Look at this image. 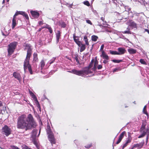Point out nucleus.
<instances>
[{"label": "nucleus", "instance_id": "obj_1", "mask_svg": "<svg viewBox=\"0 0 149 149\" xmlns=\"http://www.w3.org/2000/svg\"><path fill=\"white\" fill-rule=\"evenodd\" d=\"M36 125L33 117L31 114L27 117L23 115L19 116L17 120V127L19 128L27 130L34 128Z\"/></svg>", "mask_w": 149, "mask_h": 149}, {"label": "nucleus", "instance_id": "obj_2", "mask_svg": "<svg viewBox=\"0 0 149 149\" xmlns=\"http://www.w3.org/2000/svg\"><path fill=\"white\" fill-rule=\"evenodd\" d=\"M25 48L27 49V51L26 58L24 63V71L29 66H30L29 64V60L31 54V49L29 44L26 45Z\"/></svg>", "mask_w": 149, "mask_h": 149}, {"label": "nucleus", "instance_id": "obj_3", "mask_svg": "<svg viewBox=\"0 0 149 149\" xmlns=\"http://www.w3.org/2000/svg\"><path fill=\"white\" fill-rule=\"evenodd\" d=\"M68 72L72 73L76 75L85 77L86 75H87L91 72L88 70V68H85L83 70H77L76 69H73L71 70L68 71Z\"/></svg>", "mask_w": 149, "mask_h": 149}, {"label": "nucleus", "instance_id": "obj_4", "mask_svg": "<svg viewBox=\"0 0 149 149\" xmlns=\"http://www.w3.org/2000/svg\"><path fill=\"white\" fill-rule=\"evenodd\" d=\"M102 68V65H98V62L97 60L96 59H93L91 61V63L90 64L89 66L88 67H86V68H88V70L90 71L91 72L89 73L92 72L90 69L92 68V70L93 71H95L97 68L98 70L101 69Z\"/></svg>", "mask_w": 149, "mask_h": 149}, {"label": "nucleus", "instance_id": "obj_5", "mask_svg": "<svg viewBox=\"0 0 149 149\" xmlns=\"http://www.w3.org/2000/svg\"><path fill=\"white\" fill-rule=\"evenodd\" d=\"M46 131L47 134H48V137L49 141L52 145L53 144H54L56 143L54 137V135L51 131L49 125L47 123Z\"/></svg>", "mask_w": 149, "mask_h": 149}, {"label": "nucleus", "instance_id": "obj_6", "mask_svg": "<svg viewBox=\"0 0 149 149\" xmlns=\"http://www.w3.org/2000/svg\"><path fill=\"white\" fill-rule=\"evenodd\" d=\"M17 45V42H15L11 43L8 45V52L9 55H11L14 52Z\"/></svg>", "mask_w": 149, "mask_h": 149}, {"label": "nucleus", "instance_id": "obj_7", "mask_svg": "<svg viewBox=\"0 0 149 149\" xmlns=\"http://www.w3.org/2000/svg\"><path fill=\"white\" fill-rule=\"evenodd\" d=\"M3 134H5L6 136H8L11 133L10 129L7 125H5L3 127L2 129Z\"/></svg>", "mask_w": 149, "mask_h": 149}, {"label": "nucleus", "instance_id": "obj_8", "mask_svg": "<svg viewBox=\"0 0 149 149\" xmlns=\"http://www.w3.org/2000/svg\"><path fill=\"white\" fill-rule=\"evenodd\" d=\"M20 14L24 16L25 17L26 19H28L29 17L28 15L26 14L25 12L22 11H17L14 15V17H16L18 15Z\"/></svg>", "mask_w": 149, "mask_h": 149}, {"label": "nucleus", "instance_id": "obj_9", "mask_svg": "<svg viewBox=\"0 0 149 149\" xmlns=\"http://www.w3.org/2000/svg\"><path fill=\"white\" fill-rule=\"evenodd\" d=\"M13 76L15 78L17 79L19 82L21 81L22 77L20 73H19L15 72H14Z\"/></svg>", "mask_w": 149, "mask_h": 149}, {"label": "nucleus", "instance_id": "obj_10", "mask_svg": "<svg viewBox=\"0 0 149 149\" xmlns=\"http://www.w3.org/2000/svg\"><path fill=\"white\" fill-rule=\"evenodd\" d=\"M144 144V141L141 142L139 143H137L134 145L132 147V149H133L134 148H141L143 146Z\"/></svg>", "mask_w": 149, "mask_h": 149}, {"label": "nucleus", "instance_id": "obj_11", "mask_svg": "<svg viewBox=\"0 0 149 149\" xmlns=\"http://www.w3.org/2000/svg\"><path fill=\"white\" fill-rule=\"evenodd\" d=\"M30 94L33 96V98L34 100L36 102V103L37 105V107H38V108L39 109V110L40 111H41V109L40 106V104L39 103L38 101L37 100V99L36 97V96L34 95V94L31 93H30Z\"/></svg>", "mask_w": 149, "mask_h": 149}, {"label": "nucleus", "instance_id": "obj_12", "mask_svg": "<svg viewBox=\"0 0 149 149\" xmlns=\"http://www.w3.org/2000/svg\"><path fill=\"white\" fill-rule=\"evenodd\" d=\"M30 94L33 96V98L34 100L36 102V103L37 105V107H38V108L39 109V110L40 111H41V109L40 106V104L39 103L38 101L37 100V99L36 97V96L34 95V94L31 93H30Z\"/></svg>", "mask_w": 149, "mask_h": 149}, {"label": "nucleus", "instance_id": "obj_13", "mask_svg": "<svg viewBox=\"0 0 149 149\" xmlns=\"http://www.w3.org/2000/svg\"><path fill=\"white\" fill-rule=\"evenodd\" d=\"M125 133L126 132L125 131H123L122 132L119 136L118 139L116 142V144H118L120 142L122 139L124 137V135Z\"/></svg>", "mask_w": 149, "mask_h": 149}, {"label": "nucleus", "instance_id": "obj_14", "mask_svg": "<svg viewBox=\"0 0 149 149\" xmlns=\"http://www.w3.org/2000/svg\"><path fill=\"white\" fill-rule=\"evenodd\" d=\"M127 24L129 26L132 27L136 28V24L134 21H129L127 22Z\"/></svg>", "mask_w": 149, "mask_h": 149}, {"label": "nucleus", "instance_id": "obj_15", "mask_svg": "<svg viewBox=\"0 0 149 149\" xmlns=\"http://www.w3.org/2000/svg\"><path fill=\"white\" fill-rule=\"evenodd\" d=\"M31 13L32 16L34 18H37L39 16V14L37 12L31 11Z\"/></svg>", "mask_w": 149, "mask_h": 149}, {"label": "nucleus", "instance_id": "obj_16", "mask_svg": "<svg viewBox=\"0 0 149 149\" xmlns=\"http://www.w3.org/2000/svg\"><path fill=\"white\" fill-rule=\"evenodd\" d=\"M118 50L119 52H118V55L123 54L125 53V50L124 48L119 47L118 48Z\"/></svg>", "mask_w": 149, "mask_h": 149}, {"label": "nucleus", "instance_id": "obj_17", "mask_svg": "<svg viewBox=\"0 0 149 149\" xmlns=\"http://www.w3.org/2000/svg\"><path fill=\"white\" fill-rule=\"evenodd\" d=\"M77 38L76 36H73V38L75 42L77 44L78 46H80L81 42L78 40V38L77 39Z\"/></svg>", "mask_w": 149, "mask_h": 149}, {"label": "nucleus", "instance_id": "obj_18", "mask_svg": "<svg viewBox=\"0 0 149 149\" xmlns=\"http://www.w3.org/2000/svg\"><path fill=\"white\" fill-rule=\"evenodd\" d=\"M56 42L58 43L59 41L60 36H61V32L59 31H57V33L56 34Z\"/></svg>", "mask_w": 149, "mask_h": 149}, {"label": "nucleus", "instance_id": "obj_19", "mask_svg": "<svg viewBox=\"0 0 149 149\" xmlns=\"http://www.w3.org/2000/svg\"><path fill=\"white\" fill-rule=\"evenodd\" d=\"M141 131L142 132V133L139 136L138 138H142L145 136L148 132V130H143V131Z\"/></svg>", "mask_w": 149, "mask_h": 149}, {"label": "nucleus", "instance_id": "obj_20", "mask_svg": "<svg viewBox=\"0 0 149 149\" xmlns=\"http://www.w3.org/2000/svg\"><path fill=\"white\" fill-rule=\"evenodd\" d=\"M17 23L15 19V17H14L13 16V18L12 20V28L13 29L16 25Z\"/></svg>", "mask_w": 149, "mask_h": 149}, {"label": "nucleus", "instance_id": "obj_21", "mask_svg": "<svg viewBox=\"0 0 149 149\" xmlns=\"http://www.w3.org/2000/svg\"><path fill=\"white\" fill-rule=\"evenodd\" d=\"M127 51L130 54H134L136 52V50L132 48L128 49Z\"/></svg>", "mask_w": 149, "mask_h": 149}, {"label": "nucleus", "instance_id": "obj_22", "mask_svg": "<svg viewBox=\"0 0 149 149\" xmlns=\"http://www.w3.org/2000/svg\"><path fill=\"white\" fill-rule=\"evenodd\" d=\"M37 130H33L32 132L31 137L33 139H34L37 134Z\"/></svg>", "mask_w": 149, "mask_h": 149}, {"label": "nucleus", "instance_id": "obj_23", "mask_svg": "<svg viewBox=\"0 0 149 149\" xmlns=\"http://www.w3.org/2000/svg\"><path fill=\"white\" fill-rule=\"evenodd\" d=\"M80 47V52H82L84 51L86 49L85 45L81 43L80 46H79Z\"/></svg>", "mask_w": 149, "mask_h": 149}, {"label": "nucleus", "instance_id": "obj_24", "mask_svg": "<svg viewBox=\"0 0 149 149\" xmlns=\"http://www.w3.org/2000/svg\"><path fill=\"white\" fill-rule=\"evenodd\" d=\"M131 139L130 138H128L127 140L126 143L124 144L123 146V149L127 145L128 143H130L131 141Z\"/></svg>", "mask_w": 149, "mask_h": 149}, {"label": "nucleus", "instance_id": "obj_25", "mask_svg": "<svg viewBox=\"0 0 149 149\" xmlns=\"http://www.w3.org/2000/svg\"><path fill=\"white\" fill-rule=\"evenodd\" d=\"M59 24L60 26L63 28L65 27L66 26V24L63 22L60 21L59 22Z\"/></svg>", "mask_w": 149, "mask_h": 149}, {"label": "nucleus", "instance_id": "obj_26", "mask_svg": "<svg viewBox=\"0 0 149 149\" xmlns=\"http://www.w3.org/2000/svg\"><path fill=\"white\" fill-rule=\"evenodd\" d=\"M97 38V37L95 35L92 36L91 37V39L92 41H96Z\"/></svg>", "mask_w": 149, "mask_h": 149}, {"label": "nucleus", "instance_id": "obj_27", "mask_svg": "<svg viewBox=\"0 0 149 149\" xmlns=\"http://www.w3.org/2000/svg\"><path fill=\"white\" fill-rule=\"evenodd\" d=\"M103 59H105L107 60L109 59L108 56L103 51Z\"/></svg>", "mask_w": 149, "mask_h": 149}, {"label": "nucleus", "instance_id": "obj_28", "mask_svg": "<svg viewBox=\"0 0 149 149\" xmlns=\"http://www.w3.org/2000/svg\"><path fill=\"white\" fill-rule=\"evenodd\" d=\"M84 40L85 42V43L86 45H88L89 43L88 42V39L87 38V37L86 36H85L84 37Z\"/></svg>", "mask_w": 149, "mask_h": 149}, {"label": "nucleus", "instance_id": "obj_29", "mask_svg": "<svg viewBox=\"0 0 149 149\" xmlns=\"http://www.w3.org/2000/svg\"><path fill=\"white\" fill-rule=\"evenodd\" d=\"M37 60V54L36 53H34L33 54V61H36Z\"/></svg>", "mask_w": 149, "mask_h": 149}, {"label": "nucleus", "instance_id": "obj_30", "mask_svg": "<svg viewBox=\"0 0 149 149\" xmlns=\"http://www.w3.org/2000/svg\"><path fill=\"white\" fill-rule=\"evenodd\" d=\"M145 125L146 124L145 123L143 124L141 128V131H143V130H148V129H145Z\"/></svg>", "mask_w": 149, "mask_h": 149}, {"label": "nucleus", "instance_id": "obj_31", "mask_svg": "<svg viewBox=\"0 0 149 149\" xmlns=\"http://www.w3.org/2000/svg\"><path fill=\"white\" fill-rule=\"evenodd\" d=\"M110 53L113 55H118V52L116 51H110Z\"/></svg>", "mask_w": 149, "mask_h": 149}, {"label": "nucleus", "instance_id": "obj_32", "mask_svg": "<svg viewBox=\"0 0 149 149\" xmlns=\"http://www.w3.org/2000/svg\"><path fill=\"white\" fill-rule=\"evenodd\" d=\"M40 65L41 68L42 69L45 65V63L43 60L42 61L40 62Z\"/></svg>", "mask_w": 149, "mask_h": 149}, {"label": "nucleus", "instance_id": "obj_33", "mask_svg": "<svg viewBox=\"0 0 149 149\" xmlns=\"http://www.w3.org/2000/svg\"><path fill=\"white\" fill-rule=\"evenodd\" d=\"M112 61L115 63H119L122 61L121 60H117L115 59H113L112 60Z\"/></svg>", "mask_w": 149, "mask_h": 149}, {"label": "nucleus", "instance_id": "obj_34", "mask_svg": "<svg viewBox=\"0 0 149 149\" xmlns=\"http://www.w3.org/2000/svg\"><path fill=\"white\" fill-rule=\"evenodd\" d=\"M146 106H145L144 107L143 109V112L144 113H145L146 115H148V113L146 110Z\"/></svg>", "mask_w": 149, "mask_h": 149}, {"label": "nucleus", "instance_id": "obj_35", "mask_svg": "<svg viewBox=\"0 0 149 149\" xmlns=\"http://www.w3.org/2000/svg\"><path fill=\"white\" fill-rule=\"evenodd\" d=\"M140 62L142 64L145 65L146 64V62L143 59H141L140 60Z\"/></svg>", "mask_w": 149, "mask_h": 149}, {"label": "nucleus", "instance_id": "obj_36", "mask_svg": "<svg viewBox=\"0 0 149 149\" xmlns=\"http://www.w3.org/2000/svg\"><path fill=\"white\" fill-rule=\"evenodd\" d=\"M125 8L126 11H127L129 12L130 10V8L128 6H125Z\"/></svg>", "mask_w": 149, "mask_h": 149}, {"label": "nucleus", "instance_id": "obj_37", "mask_svg": "<svg viewBox=\"0 0 149 149\" xmlns=\"http://www.w3.org/2000/svg\"><path fill=\"white\" fill-rule=\"evenodd\" d=\"M84 3L85 5H86L88 6H89L90 5V4L88 1H85L84 2Z\"/></svg>", "mask_w": 149, "mask_h": 149}, {"label": "nucleus", "instance_id": "obj_38", "mask_svg": "<svg viewBox=\"0 0 149 149\" xmlns=\"http://www.w3.org/2000/svg\"><path fill=\"white\" fill-rule=\"evenodd\" d=\"M28 69L29 70V72L31 74H32L33 72L32 71V70L31 69V66H29V67H28Z\"/></svg>", "mask_w": 149, "mask_h": 149}, {"label": "nucleus", "instance_id": "obj_39", "mask_svg": "<svg viewBox=\"0 0 149 149\" xmlns=\"http://www.w3.org/2000/svg\"><path fill=\"white\" fill-rule=\"evenodd\" d=\"M123 33H127L130 34H131V32L129 30L125 31L123 32Z\"/></svg>", "mask_w": 149, "mask_h": 149}, {"label": "nucleus", "instance_id": "obj_40", "mask_svg": "<svg viewBox=\"0 0 149 149\" xmlns=\"http://www.w3.org/2000/svg\"><path fill=\"white\" fill-rule=\"evenodd\" d=\"M47 29H48L49 31V32L51 33H52V28L51 27H47Z\"/></svg>", "mask_w": 149, "mask_h": 149}, {"label": "nucleus", "instance_id": "obj_41", "mask_svg": "<svg viewBox=\"0 0 149 149\" xmlns=\"http://www.w3.org/2000/svg\"><path fill=\"white\" fill-rule=\"evenodd\" d=\"M105 25V24H104V21L103 20V31H104V30H105V29L106 28V27L107 26H106V25ZM107 29H105V30L107 31Z\"/></svg>", "mask_w": 149, "mask_h": 149}, {"label": "nucleus", "instance_id": "obj_42", "mask_svg": "<svg viewBox=\"0 0 149 149\" xmlns=\"http://www.w3.org/2000/svg\"><path fill=\"white\" fill-rule=\"evenodd\" d=\"M91 146H92V144H89V145L86 146H85V147L86 148H89Z\"/></svg>", "mask_w": 149, "mask_h": 149}, {"label": "nucleus", "instance_id": "obj_43", "mask_svg": "<svg viewBox=\"0 0 149 149\" xmlns=\"http://www.w3.org/2000/svg\"><path fill=\"white\" fill-rule=\"evenodd\" d=\"M86 22L87 23L90 24L91 25H92V24L91 22V21L89 20H86Z\"/></svg>", "mask_w": 149, "mask_h": 149}, {"label": "nucleus", "instance_id": "obj_44", "mask_svg": "<svg viewBox=\"0 0 149 149\" xmlns=\"http://www.w3.org/2000/svg\"><path fill=\"white\" fill-rule=\"evenodd\" d=\"M74 58L76 60V61L77 62V63H79V60H78V57H75Z\"/></svg>", "mask_w": 149, "mask_h": 149}, {"label": "nucleus", "instance_id": "obj_45", "mask_svg": "<svg viewBox=\"0 0 149 149\" xmlns=\"http://www.w3.org/2000/svg\"><path fill=\"white\" fill-rule=\"evenodd\" d=\"M100 51H101V52L102 53L101 56H102V45L101 46Z\"/></svg>", "mask_w": 149, "mask_h": 149}, {"label": "nucleus", "instance_id": "obj_46", "mask_svg": "<svg viewBox=\"0 0 149 149\" xmlns=\"http://www.w3.org/2000/svg\"><path fill=\"white\" fill-rule=\"evenodd\" d=\"M13 149H20L18 147H16V146H13Z\"/></svg>", "mask_w": 149, "mask_h": 149}, {"label": "nucleus", "instance_id": "obj_47", "mask_svg": "<svg viewBox=\"0 0 149 149\" xmlns=\"http://www.w3.org/2000/svg\"><path fill=\"white\" fill-rule=\"evenodd\" d=\"M72 6H73V4L72 3L71 4L69 5L68 6V7L69 8H72Z\"/></svg>", "mask_w": 149, "mask_h": 149}, {"label": "nucleus", "instance_id": "obj_48", "mask_svg": "<svg viewBox=\"0 0 149 149\" xmlns=\"http://www.w3.org/2000/svg\"><path fill=\"white\" fill-rule=\"evenodd\" d=\"M24 149H31L29 148L28 147H27L26 146H25L24 148Z\"/></svg>", "mask_w": 149, "mask_h": 149}, {"label": "nucleus", "instance_id": "obj_49", "mask_svg": "<svg viewBox=\"0 0 149 149\" xmlns=\"http://www.w3.org/2000/svg\"><path fill=\"white\" fill-rule=\"evenodd\" d=\"M55 59V58H53V59H52V61H51L50 62V64H51L53 62H54V61Z\"/></svg>", "mask_w": 149, "mask_h": 149}, {"label": "nucleus", "instance_id": "obj_50", "mask_svg": "<svg viewBox=\"0 0 149 149\" xmlns=\"http://www.w3.org/2000/svg\"><path fill=\"white\" fill-rule=\"evenodd\" d=\"M118 69L117 68H115V69H114L113 70V72H116L117 71V70H118Z\"/></svg>", "mask_w": 149, "mask_h": 149}, {"label": "nucleus", "instance_id": "obj_51", "mask_svg": "<svg viewBox=\"0 0 149 149\" xmlns=\"http://www.w3.org/2000/svg\"><path fill=\"white\" fill-rule=\"evenodd\" d=\"M108 62V61L107 60H104L103 61V63H107Z\"/></svg>", "mask_w": 149, "mask_h": 149}, {"label": "nucleus", "instance_id": "obj_52", "mask_svg": "<svg viewBox=\"0 0 149 149\" xmlns=\"http://www.w3.org/2000/svg\"><path fill=\"white\" fill-rule=\"evenodd\" d=\"M145 31H147L148 32V33L149 34V30L146 29L145 30Z\"/></svg>", "mask_w": 149, "mask_h": 149}, {"label": "nucleus", "instance_id": "obj_53", "mask_svg": "<svg viewBox=\"0 0 149 149\" xmlns=\"http://www.w3.org/2000/svg\"><path fill=\"white\" fill-rule=\"evenodd\" d=\"M42 24V22L41 21H40L39 22V24L40 25Z\"/></svg>", "mask_w": 149, "mask_h": 149}, {"label": "nucleus", "instance_id": "obj_54", "mask_svg": "<svg viewBox=\"0 0 149 149\" xmlns=\"http://www.w3.org/2000/svg\"><path fill=\"white\" fill-rule=\"evenodd\" d=\"M117 13V15L118 16H119L120 15V14L119 13Z\"/></svg>", "mask_w": 149, "mask_h": 149}, {"label": "nucleus", "instance_id": "obj_55", "mask_svg": "<svg viewBox=\"0 0 149 149\" xmlns=\"http://www.w3.org/2000/svg\"><path fill=\"white\" fill-rule=\"evenodd\" d=\"M74 56H75V57H78V55L77 54H76L75 55H74Z\"/></svg>", "mask_w": 149, "mask_h": 149}, {"label": "nucleus", "instance_id": "obj_56", "mask_svg": "<svg viewBox=\"0 0 149 149\" xmlns=\"http://www.w3.org/2000/svg\"><path fill=\"white\" fill-rule=\"evenodd\" d=\"M148 135H147V137H146V140L147 141L148 140Z\"/></svg>", "mask_w": 149, "mask_h": 149}, {"label": "nucleus", "instance_id": "obj_57", "mask_svg": "<svg viewBox=\"0 0 149 149\" xmlns=\"http://www.w3.org/2000/svg\"><path fill=\"white\" fill-rule=\"evenodd\" d=\"M2 105V103L0 101V106H1Z\"/></svg>", "mask_w": 149, "mask_h": 149}, {"label": "nucleus", "instance_id": "obj_58", "mask_svg": "<svg viewBox=\"0 0 149 149\" xmlns=\"http://www.w3.org/2000/svg\"><path fill=\"white\" fill-rule=\"evenodd\" d=\"M134 14H135L136 15L138 16L139 14L137 13H135V14H134Z\"/></svg>", "mask_w": 149, "mask_h": 149}, {"label": "nucleus", "instance_id": "obj_59", "mask_svg": "<svg viewBox=\"0 0 149 149\" xmlns=\"http://www.w3.org/2000/svg\"><path fill=\"white\" fill-rule=\"evenodd\" d=\"M65 5L67 6L68 5V3H66Z\"/></svg>", "mask_w": 149, "mask_h": 149}, {"label": "nucleus", "instance_id": "obj_60", "mask_svg": "<svg viewBox=\"0 0 149 149\" xmlns=\"http://www.w3.org/2000/svg\"><path fill=\"white\" fill-rule=\"evenodd\" d=\"M4 2H5V0H3V1L2 2V3H4Z\"/></svg>", "mask_w": 149, "mask_h": 149}, {"label": "nucleus", "instance_id": "obj_61", "mask_svg": "<svg viewBox=\"0 0 149 149\" xmlns=\"http://www.w3.org/2000/svg\"><path fill=\"white\" fill-rule=\"evenodd\" d=\"M6 1L7 2H8L9 1V0H6Z\"/></svg>", "mask_w": 149, "mask_h": 149}, {"label": "nucleus", "instance_id": "obj_62", "mask_svg": "<svg viewBox=\"0 0 149 149\" xmlns=\"http://www.w3.org/2000/svg\"><path fill=\"white\" fill-rule=\"evenodd\" d=\"M2 34L3 35H4V34L3 32H2Z\"/></svg>", "mask_w": 149, "mask_h": 149}, {"label": "nucleus", "instance_id": "obj_63", "mask_svg": "<svg viewBox=\"0 0 149 149\" xmlns=\"http://www.w3.org/2000/svg\"><path fill=\"white\" fill-rule=\"evenodd\" d=\"M101 19L102 20V17H101Z\"/></svg>", "mask_w": 149, "mask_h": 149}, {"label": "nucleus", "instance_id": "obj_64", "mask_svg": "<svg viewBox=\"0 0 149 149\" xmlns=\"http://www.w3.org/2000/svg\"><path fill=\"white\" fill-rule=\"evenodd\" d=\"M113 1H114L116 0H112Z\"/></svg>", "mask_w": 149, "mask_h": 149}]
</instances>
